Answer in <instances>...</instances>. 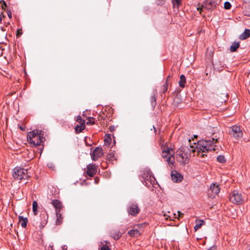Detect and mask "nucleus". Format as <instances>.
<instances>
[{
    "mask_svg": "<svg viewBox=\"0 0 250 250\" xmlns=\"http://www.w3.org/2000/svg\"><path fill=\"white\" fill-rule=\"evenodd\" d=\"M205 133L208 139L199 141L196 145L197 155L202 158L207 156V153L208 151L215 150V144L219 142L220 137L217 128L211 126L205 129Z\"/></svg>",
    "mask_w": 250,
    "mask_h": 250,
    "instance_id": "obj_1",
    "label": "nucleus"
},
{
    "mask_svg": "<svg viewBox=\"0 0 250 250\" xmlns=\"http://www.w3.org/2000/svg\"><path fill=\"white\" fill-rule=\"evenodd\" d=\"M51 203L56 209V212H60L62 208V203L58 200L55 199L52 201Z\"/></svg>",
    "mask_w": 250,
    "mask_h": 250,
    "instance_id": "obj_16",
    "label": "nucleus"
},
{
    "mask_svg": "<svg viewBox=\"0 0 250 250\" xmlns=\"http://www.w3.org/2000/svg\"><path fill=\"white\" fill-rule=\"evenodd\" d=\"M168 83L167 82V81H166L165 83L163 84V85L162 86V90H163V93H165L167 92V88H168Z\"/></svg>",
    "mask_w": 250,
    "mask_h": 250,
    "instance_id": "obj_32",
    "label": "nucleus"
},
{
    "mask_svg": "<svg viewBox=\"0 0 250 250\" xmlns=\"http://www.w3.org/2000/svg\"><path fill=\"white\" fill-rule=\"evenodd\" d=\"M33 211L34 215H37L38 212V203L36 201H34L33 202Z\"/></svg>",
    "mask_w": 250,
    "mask_h": 250,
    "instance_id": "obj_26",
    "label": "nucleus"
},
{
    "mask_svg": "<svg viewBox=\"0 0 250 250\" xmlns=\"http://www.w3.org/2000/svg\"><path fill=\"white\" fill-rule=\"evenodd\" d=\"M2 21V17L1 16V15H0V22H1Z\"/></svg>",
    "mask_w": 250,
    "mask_h": 250,
    "instance_id": "obj_46",
    "label": "nucleus"
},
{
    "mask_svg": "<svg viewBox=\"0 0 250 250\" xmlns=\"http://www.w3.org/2000/svg\"><path fill=\"white\" fill-rule=\"evenodd\" d=\"M7 15H8V16L9 18H12V12L10 11H8L7 12Z\"/></svg>",
    "mask_w": 250,
    "mask_h": 250,
    "instance_id": "obj_39",
    "label": "nucleus"
},
{
    "mask_svg": "<svg viewBox=\"0 0 250 250\" xmlns=\"http://www.w3.org/2000/svg\"><path fill=\"white\" fill-rule=\"evenodd\" d=\"M177 213H178V216L179 217H182L183 216V213L179 211H178L177 212Z\"/></svg>",
    "mask_w": 250,
    "mask_h": 250,
    "instance_id": "obj_40",
    "label": "nucleus"
},
{
    "mask_svg": "<svg viewBox=\"0 0 250 250\" xmlns=\"http://www.w3.org/2000/svg\"><path fill=\"white\" fill-rule=\"evenodd\" d=\"M95 119L93 117H88V121L86 122V125H93L95 124Z\"/></svg>",
    "mask_w": 250,
    "mask_h": 250,
    "instance_id": "obj_29",
    "label": "nucleus"
},
{
    "mask_svg": "<svg viewBox=\"0 0 250 250\" xmlns=\"http://www.w3.org/2000/svg\"><path fill=\"white\" fill-rule=\"evenodd\" d=\"M111 236L115 240H118L121 237V234L118 229H112L110 232Z\"/></svg>",
    "mask_w": 250,
    "mask_h": 250,
    "instance_id": "obj_18",
    "label": "nucleus"
},
{
    "mask_svg": "<svg viewBox=\"0 0 250 250\" xmlns=\"http://www.w3.org/2000/svg\"><path fill=\"white\" fill-rule=\"evenodd\" d=\"M221 2V0H206L202 7H205L208 10H213L217 8Z\"/></svg>",
    "mask_w": 250,
    "mask_h": 250,
    "instance_id": "obj_9",
    "label": "nucleus"
},
{
    "mask_svg": "<svg viewBox=\"0 0 250 250\" xmlns=\"http://www.w3.org/2000/svg\"><path fill=\"white\" fill-rule=\"evenodd\" d=\"M210 190L213 194V196H215L218 194L220 192V188L218 185H216L214 183L211 184L210 186Z\"/></svg>",
    "mask_w": 250,
    "mask_h": 250,
    "instance_id": "obj_17",
    "label": "nucleus"
},
{
    "mask_svg": "<svg viewBox=\"0 0 250 250\" xmlns=\"http://www.w3.org/2000/svg\"><path fill=\"white\" fill-rule=\"evenodd\" d=\"M44 133L41 130H35L28 132L27 139L28 142L32 144L33 146H40L43 143L44 139Z\"/></svg>",
    "mask_w": 250,
    "mask_h": 250,
    "instance_id": "obj_3",
    "label": "nucleus"
},
{
    "mask_svg": "<svg viewBox=\"0 0 250 250\" xmlns=\"http://www.w3.org/2000/svg\"><path fill=\"white\" fill-rule=\"evenodd\" d=\"M174 150L171 148L167 147L162 149V156L169 164L172 165L174 162Z\"/></svg>",
    "mask_w": 250,
    "mask_h": 250,
    "instance_id": "obj_6",
    "label": "nucleus"
},
{
    "mask_svg": "<svg viewBox=\"0 0 250 250\" xmlns=\"http://www.w3.org/2000/svg\"><path fill=\"white\" fill-rule=\"evenodd\" d=\"M182 0H172V3L175 4H176L177 6L178 7L181 3Z\"/></svg>",
    "mask_w": 250,
    "mask_h": 250,
    "instance_id": "obj_35",
    "label": "nucleus"
},
{
    "mask_svg": "<svg viewBox=\"0 0 250 250\" xmlns=\"http://www.w3.org/2000/svg\"><path fill=\"white\" fill-rule=\"evenodd\" d=\"M127 211L132 216H136L140 212V208L136 203H130L127 208Z\"/></svg>",
    "mask_w": 250,
    "mask_h": 250,
    "instance_id": "obj_11",
    "label": "nucleus"
},
{
    "mask_svg": "<svg viewBox=\"0 0 250 250\" xmlns=\"http://www.w3.org/2000/svg\"><path fill=\"white\" fill-rule=\"evenodd\" d=\"M231 5L229 1H226L224 3V8L226 9H229L231 8Z\"/></svg>",
    "mask_w": 250,
    "mask_h": 250,
    "instance_id": "obj_34",
    "label": "nucleus"
},
{
    "mask_svg": "<svg viewBox=\"0 0 250 250\" xmlns=\"http://www.w3.org/2000/svg\"><path fill=\"white\" fill-rule=\"evenodd\" d=\"M186 83V79L184 75H181L180 76V80L179 82V86L182 88L185 86V83Z\"/></svg>",
    "mask_w": 250,
    "mask_h": 250,
    "instance_id": "obj_24",
    "label": "nucleus"
},
{
    "mask_svg": "<svg viewBox=\"0 0 250 250\" xmlns=\"http://www.w3.org/2000/svg\"><path fill=\"white\" fill-rule=\"evenodd\" d=\"M76 121L80 123V124H85V120H83L82 118V117L80 115H78L76 118Z\"/></svg>",
    "mask_w": 250,
    "mask_h": 250,
    "instance_id": "obj_33",
    "label": "nucleus"
},
{
    "mask_svg": "<svg viewBox=\"0 0 250 250\" xmlns=\"http://www.w3.org/2000/svg\"><path fill=\"white\" fill-rule=\"evenodd\" d=\"M109 129L110 131H113V130H114V126H109Z\"/></svg>",
    "mask_w": 250,
    "mask_h": 250,
    "instance_id": "obj_41",
    "label": "nucleus"
},
{
    "mask_svg": "<svg viewBox=\"0 0 250 250\" xmlns=\"http://www.w3.org/2000/svg\"><path fill=\"white\" fill-rule=\"evenodd\" d=\"M97 172V167L95 164H88L87 166L86 174L89 177H93Z\"/></svg>",
    "mask_w": 250,
    "mask_h": 250,
    "instance_id": "obj_13",
    "label": "nucleus"
},
{
    "mask_svg": "<svg viewBox=\"0 0 250 250\" xmlns=\"http://www.w3.org/2000/svg\"><path fill=\"white\" fill-rule=\"evenodd\" d=\"M142 177L144 179L143 182L146 186L149 187V183L151 185H154L156 180L152 175V172L149 169H145L142 174Z\"/></svg>",
    "mask_w": 250,
    "mask_h": 250,
    "instance_id": "obj_5",
    "label": "nucleus"
},
{
    "mask_svg": "<svg viewBox=\"0 0 250 250\" xmlns=\"http://www.w3.org/2000/svg\"><path fill=\"white\" fill-rule=\"evenodd\" d=\"M105 143H107L109 145L111 141V138L109 134L106 135L105 138H104Z\"/></svg>",
    "mask_w": 250,
    "mask_h": 250,
    "instance_id": "obj_31",
    "label": "nucleus"
},
{
    "mask_svg": "<svg viewBox=\"0 0 250 250\" xmlns=\"http://www.w3.org/2000/svg\"><path fill=\"white\" fill-rule=\"evenodd\" d=\"M103 155V150L102 147H96L91 153V159L93 161H96Z\"/></svg>",
    "mask_w": 250,
    "mask_h": 250,
    "instance_id": "obj_12",
    "label": "nucleus"
},
{
    "mask_svg": "<svg viewBox=\"0 0 250 250\" xmlns=\"http://www.w3.org/2000/svg\"><path fill=\"white\" fill-rule=\"evenodd\" d=\"M101 250H110L109 248L106 245H103L101 248Z\"/></svg>",
    "mask_w": 250,
    "mask_h": 250,
    "instance_id": "obj_37",
    "label": "nucleus"
},
{
    "mask_svg": "<svg viewBox=\"0 0 250 250\" xmlns=\"http://www.w3.org/2000/svg\"><path fill=\"white\" fill-rule=\"evenodd\" d=\"M217 161L221 163H224L226 162V160L223 155H220L217 157Z\"/></svg>",
    "mask_w": 250,
    "mask_h": 250,
    "instance_id": "obj_27",
    "label": "nucleus"
},
{
    "mask_svg": "<svg viewBox=\"0 0 250 250\" xmlns=\"http://www.w3.org/2000/svg\"><path fill=\"white\" fill-rule=\"evenodd\" d=\"M195 151L197 152L196 147L194 148L190 146V148L188 146H182L177 151V160L184 164H187L191 157V153H194Z\"/></svg>",
    "mask_w": 250,
    "mask_h": 250,
    "instance_id": "obj_2",
    "label": "nucleus"
},
{
    "mask_svg": "<svg viewBox=\"0 0 250 250\" xmlns=\"http://www.w3.org/2000/svg\"><path fill=\"white\" fill-rule=\"evenodd\" d=\"M128 234L132 237H138L140 235L141 233L137 229H131L128 231Z\"/></svg>",
    "mask_w": 250,
    "mask_h": 250,
    "instance_id": "obj_21",
    "label": "nucleus"
},
{
    "mask_svg": "<svg viewBox=\"0 0 250 250\" xmlns=\"http://www.w3.org/2000/svg\"><path fill=\"white\" fill-rule=\"evenodd\" d=\"M22 34V31L21 29H18L17 31V36H20Z\"/></svg>",
    "mask_w": 250,
    "mask_h": 250,
    "instance_id": "obj_38",
    "label": "nucleus"
},
{
    "mask_svg": "<svg viewBox=\"0 0 250 250\" xmlns=\"http://www.w3.org/2000/svg\"><path fill=\"white\" fill-rule=\"evenodd\" d=\"M242 8L244 15L250 17V1L244 2Z\"/></svg>",
    "mask_w": 250,
    "mask_h": 250,
    "instance_id": "obj_15",
    "label": "nucleus"
},
{
    "mask_svg": "<svg viewBox=\"0 0 250 250\" xmlns=\"http://www.w3.org/2000/svg\"><path fill=\"white\" fill-rule=\"evenodd\" d=\"M19 219L21 226L22 228H25L28 223V219L26 217H23L22 216H19Z\"/></svg>",
    "mask_w": 250,
    "mask_h": 250,
    "instance_id": "obj_20",
    "label": "nucleus"
},
{
    "mask_svg": "<svg viewBox=\"0 0 250 250\" xmlns=\"http://www.w3.org/2000/svg\"><path fill=\"white\" fill-rule=\"evenodd\" d=\"M20 128L21 129V130H22V131L25 130V128L24 127L21 126L20 127Z\"/></svg>",
    "mask_w": 250,
    "mask_h": 250,
    "instance_id": "obj_42",
    "label": "nucleus"
},
{
    "mask_svg": "<svg viewBox=\"0 0 250 250\" xmlns=\"http://www.w3.org/2000/svg\"><path fill=\"white\" fill-rule=\"evenodd\" d=\"M171 179L174 182L178 183L182 181L183 177L177 171H172L171 173Z\"/></svg>",
    "mask_w": 250,
    "mask_h": 250,
    "instance_id": "obj_14",
    "label": "nucleus"
},
{
    "mask_svg": "<svg viewBox=\"0 0 250 250\" xmlns=\"http://www.w3.org/2000/svg\"><path fill=\"white\" fill-rule=\"evenodd\" d=\"M239 45H240L239 42H234L232 43L230 47V51L232 52L236 51L237 49L239 47Z\"/></svg>",
    "mask_w": 250,
    "mask_h": 250,
    "instance_id": "obj_25",
    "label": "nucleus"
},
{
    "mask_svg": "<svg viewBox=\"0 0 250 250\" xmlns=\"http://www.w3.org/2000/svg\"><path fill=\"white\" fill-rule=\"evenodd\" d=\"M85 127V125L83 124H80L79 125H76L75 127V131L76 133H80L83 131V130L84 129Z\"/></svg>",
    "mask_w": 250,
    "mask_h": 250,
    "instance_id": "obj_23",
    "label": "nucleus"
},
{
    "mask_svg": "<svg viewBox=\"0 0 250 250\" xmlns=\"http://www.w3.org/2000/svg\"><path fill=\"white\" fill-rule=\"evenodd\" d=\"M112 153H110V154H108V156L109 158H110L111 157H112Z\"/></svg>",
    "mask_w": 250,
    "mask_h": 250,
    "instance_id": "obj_45",
    "label": "nucleus"
},
{
    "mask_svg": "<svg viewBox=\"0 0 250 250\" xmlns=\"http://www.w3.org/2000/svg\"><path fill=\"white\" fill-rule=\"evenodd\" d=\"M230 201L235 204H241L245 200L244 196L237 190H234L230 194Z\"/></svg>",
    "mask_w": 250,
    "mask_h": 250,
    "instance_id": "obj_8",
    "label": "nucleus"
},
{
    "mask_svg": "<svg viewBox=\"0 0 250 250\" xmlns=\"http://www.w3.org/2000/svg\"><path fill=\"white\" fill-rule=\"evenodd\" d=\"M150 101H151L150 102H151V105H152L153 108H154L156 104V97L154 95L152 96L150 98Z\"/></svg>",
    "mask_w": 250,
    "mask_h": 250,
    "instance_id": "obj_28",
    "label": "nucleus"
},
{
    "mask_svg": "<svg viewBox=\"0 0 250 250\" xmlns=\"http://www.w3.org/2000/svg\"><path fill=\"white\" fill-rule=\"evenodd\" d=\"M153 128L154 129V132L156 133L157 130H156L155 127L154 125L153 126Z\"/></svg>",
    "mask_w": 250,
    "mask_h": 250,
    "instance_id": "obj_43",
    "label": "nucleus"
},
{
    "mask_svg": "<svg viewBox=\"0 0 250 250\" xmlns=\"http://www.w3.org/2000/svg\"><path fill=\"white\" fill-rule=\"evenodd\" d=\"M170 77H171L170 75H168V77H167V80H166V81L167 82L168 79L170 78Z\"/></svg>",
    "mask_w": 250,
    "mask_h": 250,
    "instance_id": "obj_44",
    "label": "nucleus"
},
{
    "mask_svg": "<svg viewBox=\"0 0 250 250\" xmlns=\"http://www.w3.org/2000/svg\"><path fill=\"white\" fill-rule=\"evenodd\" d=\"M229 133L235 139L238 140L243 136V132L240 126L234 125L230 128Z\"/></svg>",
    "mask_w": 250,
    "mask_h": 250,
    "instance_id": "obj_10",
    "label": "nucleus"
},
{
    "mask_svg": "<svg viewBox=\"0 0 250 250\" xmlns=\"http://www.w3.org/2000/svg\"><path fill=\"white\" fill-rule=\"evenodd\" d=\"M48 215L46 211H42L40 213V219H38L34 225L38 227L40 229H42L47 223Z\"/></svg>",
    "mask_w": 250,
    "mask_h": 250,
    "instance_id": "obj_7",
    "label": "nucleus"
},
{
    "mask_svg": "<svg viewBox=\"0 0 250 250\" xmlns=\"http://www.w3.org/2000/svg\"><path fill=\"white\" fill-rule=\"evenodd\" d=\"M56 215L57 217L56 224L57 225H60L62 222L63 218L60 212H56Z\"/></svg>",
    "mask_w": 250,
    "mask_h": 250,
    "instance_id": "obj_22",
    "label": "nucleus"
},
{
    "mask_svg": "<svg viewBox=\"0 0 250 250\" xmlns=\"http://www.w3.org/2000/svg\"><path fill=\"white\" fill-rule=\"evenodd\" d=\"M249 92L250 94V89H249Z\"/></svg>",
    "mask_w": 250,
    "mask_h": 250,
    "instance_id": "obj_47",
    "label": "nucleus"
},
{
    "mask_svg": "<svg viewBox=\"0 0 250 250\" xmlns=\"http://www.w3.org/2000/svg\"><path fill=\"white\" fill-rule=\"evenodd\" d=\"M250 36V30L246 29L244 32L241 34L239 36L240 40H244L248 39Z\"/></svg>",
    "mask_w": 250,
    "mask_h": 250,
    "instance_id": "obj_19",
    "label": "nucleus"
},
{
    "mask_svg": "<svg viewBox=\"0 0 250 250\" xmlns=\"http://www.w3.org/2000/svg\"><path fill=\"white\" fill-rule=\"evenodd\" d=\"M204 221L203 220H200L198 222H196V225L194 226V229L195 230H198L199 229H200L202 225V223Z\"/></svg>",
    "mask_w": 250,
    "mask_h": 250,
    "instance_id": "obj_30",
    "label": "nucleus"
},
{
    "mask_svg": "<svg viewBox=\"0 0 250 250\" xmlns=\"http://www.w3.org/2000/svg\"><path fill=\"white\" fill-rule=\"evenodd\" d=\"M0 2L1 3L2 9L5 10L6 7H7L6 3L3 0H1Z\"/></svg>",
    "mask_w": 250,
    "mask_h": 250,
    "instance_id": "obj_36",
    "label": "nucleus"
},
{
    "mask_svg": "<svg viewBox=\"0 0 250 250\" xmlns=\"http://www.w3.org/2000/svg\"><path fill=\"white\" fill-rule=\"evenodd\" d=\"M13 177L15 179H26L29 175L28 174L27 169L21 167H16L13 169Z\"/></svg>",
    "mask_w": 250,
    "mask_h": 250,
    "instance_id": "obj_4",
    "label": "nucleus"
}]
</instances>
